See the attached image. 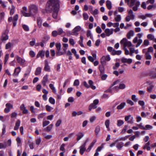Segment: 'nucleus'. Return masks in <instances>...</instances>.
<instances>
[{"instance_id": "f257e3e1", "label": "nucleus", "mask_w": 156, "mask_h": 156, "mask_svg": "<svg viewBox=\"0 0 156 156\" xmlns=\"http://www.w3.org/2000/svg\"><path fill=\"white\" fill-rule=\"evenodd\" d=\"M60 7L59 0H49L46 5L47 11L51 12L52 10L58 9Z\"/></svg>"}, {"instance_id": "f03ea898", "label": "nucleus", "mask_w": 156, "mask_h": 156, "mask_svg": "<svg viewBox=\"0 0 156 156\" xmlns=\"http://www.w3.org/2000/svg\"><path fill=\"white\" fill-rule=\"evenodd\" d=\"M136 0H125V2L127 3L128 5L130 7H132L134 5L135 6H133V11H136L138 10V8L140 5V2L139 1L136 2Z\"/></svg>"}, {"instance_id": "7ed1b4c3", "label": "nucleus", "mask_w": 156, "mask_h": 156, "mask_svg": "<svg viewBox=\"0 0 156 156\" xmlns=\"http://www.w3.org/2000/svg\"><path fill=\"white\" fill-rule=\"evenodd\" d=\"M143 35V33H138L136 35L137 36L133 39V42L134 44L137 43L136 46V47H138L142 43L143 41L140 38Z\"/></svg>"}, {"instance_id": "20e7f679", "label": "nucleus", "mask_w": 156, "mask_h": 156, "mask_svg": "<svg viewBox=\"0 0 156 156\" xmlns=\"http://www.w3.org/2000/svg\"><path fill=\"white\" fill-rule=\"evenodd\" d=\"M29 12L34 15L37 14L38 11L37 6L35 5L31 4L28 6Z\"/></svg>"}, {"instance_id": "39448f33", "label": "nucleus", "mask_w": 156, "mask_h": 156, "mask_svg": "<svg viewBox=\"0 0 156 156\" xmlns=\"http://www.w3.org/2000/svg\"><path fill=\"white\" fill-rule=\"evenodd\" d=\"M120 43L124 47L126 48V47H129L132 46L131 42L128 41L126 38H123L122 39Z\"/></svg>"}, {"instance_id": "423d86ee", "label": "nucleus", "mask_w": 156, "mask_h": 156, "mask_svg": "<svg viewBox=\"0 0 156 156\" xmlns=\"http://www.w3.org/2000/svg\"><path fill=\"white\" fill-rule=\"evenodd\" d=\"M16 57L18 63L23 66H25L26 64V60L18 55H16Z\"/></svg>"}, {"instance_id": "0eeeda50", "label": "nucleus", "mask_w": 156, "mask_h": 156, "mask_svg": "<svg viewBox=\"0 0 156 156\" xmlns=\"http://www.w3.org/2000/svg\"><path fill=\"white\" fill-rule=\"evenodd\" d=\"M111 60V58L109 55L103 56L101 58V63L102 64H106V61H109Z\"/></svg>"}, {"instance_id": "6e6552de", "label": "nucleus", "mask_w": 156, "mask_h": 156, "mask_svg": "<svg viewBox=\"0 0 156 156\" xmlns=\"http://www.w3.org/2000/svg\"><path fill=\"white\" fill-rule=\"evenodd\" d=\"M81 29V27L79 26L76 27L73 30L74 35L77 36L78 34V32Z\"/></svg>"}, {"instance_id": "1a4fd4ad", "label": "nucleus", "mask_w": 156, "mask_h": 156, "mask_svg": "<svg viewBox=\"0 0 156 156\" xmlns=\"http://www.w3.org/2000/svg\"><path fill=\"white\" fill-rule=\"evenodd\" d=\"M114 30L113 28L109 29L108 28L106 29L105 31V32L106 34V35L107 36H109L111 35L113 33Z\"/></svg>"}, {"instance_id": "9d476101", "label": "nucleus", "mask_w": 156, "mask_h": 156, "mask_svg": "<svg viewBox=\"0 0 156 156\" xmlns=\"http://www.w3.org/2000/svg\"><path fill=\"white\" fill-rule=\"evenodd\" d=\"M21 68L20 67L18 66L15 69L14 73L12 74L13 76H17L19 75V73L20 72Z\"/></svg>"}, {"instance_id": "9b49d317", "label": "nucleus", "mask_w": 156, "mask_h": 156, "mask_svg": "<svg viewBox=\"0 0 156 156\" xmlns=\"http://www.w3.org/2000/svg\"><path fill=\"white\" fill-rule=\"evenodd\" d=\"M8 32L7 30H6L5 32L2 34L1 39L2 41H6L8 39L9 36L7 34Z\"/></svg>"}, {"instance_id": "f8f14e48", "label": "nucleus", "mask_w": 156, "mask_h": 156, "mask_svg": "<svg viewBox=\"0 0 156 156\" xmlns=\"http://www.w3.org/2000/svg\"><path fill=\"white\" fill-rule=\"evenodd\" d=\"M133 117H132L130 115L126 116L125 118V120L126 121H127L128 123H133Z\"/></svg>"}, {"instance_id": "ddd939ff", "label": "nucleus", "mask_w": 156, "mask_h": 156, "mask_svg": "<svg viewBox=\"0 0 156 156\" xmlns=\"http://www.w3.org/2000/svg\"><path fill=\"white\" fill-rule=\"evenodd\" d=\"M48 76L47 75H45L43 77L41 83L43 86H46V83L48 81Z\"/></svg>"}, {"instance_id": "4468645a", "label": "nucleus", "mask_w": 156, "mask_h": 156, "mask_svg": "<svg viewBox=\"0 0 156 156\" xmlns=\"http://www.w3.org/2000/svg\"><path fill=\"white\" fill-rule=\"evenodd\" d=\"M122 63H127L129 64L131 63L132 62V60L131 58L127 59L125 58H122L121 59Z\"/></svg>"}, {"instance_id": "2eb2a0df", "label": "nucleus", "mask_w": 156, "mask_h": 156, "mask_svg": "<svg viewBox=\"0 0 156 156\" xmlns=\"http://www.w3.org/2000/svg\"><path fill=\"white\" fill-rule=\"evenodd\" d=\"M85 146V144H83L80 147V152L82 155L83 154L84 151L86 150Z\"/></svg>"}, {"instance_id": "dca6fc26", "label": "nucleus", "mask_w": 156, "mask_h": 156, "mask_svg": "<svg viewBox=\"0 0 156 156\" xmlns=\"http://www.w3.org/2000/svg\"><path fill=\"white\" fill-rule=\"evenodd\" d=\"M37 26L39 28L42 27V20L40 17H38L37 19Z\"/></svg>"}, {"instance_id": "f3484780", "label": "nucleus", "mask_w": 156, "mask_h": 156, "mask_svg": "<svg viewBox=\"0 0 156 156\" xmlns=\"http://www.w3.org/2000/svg\"><path fill=\"white\" fill-rule=\"evenodd\" d=\"M88 83L89 88H91L93 90H95L96 88L95 86L94 85V82L91 80H89L88 81Z\"/></svg>"}, {"instance_id": "a211bd4d", "label": "nucleus", "mask_w": 156, "mask_h": 156, "mask_svg": "<svg viewBox=\"0 0 156 156\" xmlns=\"http://www.w3.org/2000/svg\"><path fill=\"white\" fill-rule=\"evenodd\" d=\"M44 70L46 71L50 72V68L49 66L48 61L47 60L45 61V66L44 67Z\"/></svg>"}, {"instance_id": "6ab92c4d", "label": "nucleus", "mask_w": 156, "mask_h": 156, "mask_svg": "<svg viewBox=\"0 0 156 156\" xmlns=\"http://www.w3.org/2000/svg\"><path fill=\"white\" fill-rule=\"evenodd\" d=\"M44 51L43 50L39 51L36 56L37 58H38L40 57H41V58H43L44 56Z\"/></svg>"}, {"instance_id": "aec40b11", "label": "nucleus", "mask_w": 156, "mask_h": 156, "mask_svg": "<svg viewBox=\"0 0 156 156\" xmlns=\"http://www.w3.org/2000/svg\"><path fill=\"white\" fill-rule=\"evenodd\" d=\"M76 136H77L76 140L77 141H78L80 140L82 137H83L84 136V134L83 133L81 132H80L77 133L76 135Z\"/></svg>"}, {"instance_id": "412c9836", "label": "nucleus", "mask_w": 156, "mask_h": 156, "mask_svg": "<svg viewBox=\"0 0 156 156\" xmlns=\"http://www.w3.org/2000/svg\"><path fill=\"white\" fill-rule=\"evenodd\" d=\"M134 35V31L133 30H130L126 36L128 39H130L131 37L133 36Z\"/></svg>"}, {"instance_id": "4be33fe9", "label": "nucleus", "mask_w": 156, "mask_h": 156, "mask_svg": "<svg viewBox=\"0 0 156 156\" xmlns=\"http://www.w3.org/2000/svg\"><path fill=\"white\" fill-rule=\"evenodd\" d=\"M128 15L129 16L131 20H133L134 19L135 16L133 14V12L132 9H130L128 11Z\"/></svg>"}, {"instance_id": "5701e85b", "label": "nucleus", "mask_w": 156, "mask_h": 156, "mask_svg": "<svg viewBox=\"0 0 156 156\" xmlns=\"http://www.w3.org/2000/svg\"><path fill=\"white\" fill-rule=\"evenodd\" d=\"M20 121L19 120H18L16 123L15 125L14 128V129L16 130L18 129L20 124Z\"/></svg>"}, {"instance_id": "b1692460", "label": "nucleus", "mask_w": 156, "mask_h": 156, "mask_svg": "<svg viewBox=\"0 0 156 156\" xmlns=\"http://www.w3.org/2000/svg\"><path fill=\"white\" fill-rule=\"evenodd\" d=\"M106 6L108 9H111L112 8V3L111 2L108 0H107L106 2Z\"/></svg>"}, {"instance_id": "393cba45", "label": "nucleus", "mask_w": 156, "mask_h": 156, "mask_svg": "<svg viewBox=\"0 0 156 156\" xmlns=\"http://www.w3.org/2000/svg\"><path fill=\"white\" fill-rule=\"evenodd\" d=\"M124 143L122 142H121L117 144L116 147L119 150H121V148L124 146Z\"/></svg>"}, {"instance_id": "a878e982", "label": "nucleus", "mask_w": 156, "mask_h": 156, "mask_svg": "<svg viewBox=\"0 0 156 156\" xmlns=\"http://www.w3.org/2000/svg\"><path fill=\"white\" fill-rule=\"evenodd\" d=\"M125 102L121 103L119 105H118L117 107V108L119 110H120L123 109L126 105Z\"/></svg>"}, {"instance_id": "bb28decb", "label": "nucleus", "mask_w": 156, "mask_h": 156, "mask_svg": "<svg viewBox=\"0 0 156 156\" xmlns=\"http://www.w3.org/2000/svg\"><path fill=\"white\" fill-rule=\"evenodd\" d=\"M105 64H102L99 66V68L101 74H103L105 72V68L104 65Z\"/></svg>"}, {"instance_id": "cd10ccee", "label": "nucleus", "mask_w": 156, "mask_h": 156, "mask_svg": "<svg viewBox=\"0 0 156 156\" xmlns=\"http://www.w3.org/2000/svg\"><path fill=\"white\" fill-rule=\"evenodd\" d=\"M41 72V68L39 67L37 68L35 74L36 75H38L40 74Z\"/></svg>"}, {"instance_id": "c85d7f7f", "label": "nucleus", "mask_w": 156, "mask_h": 156, "mask_svg": "<svg viewBox=\"0 0 156 156\" xmlns=\"http://www.w3.org/2000/svg\"><path fill=\"white\" fill-rule=\"evenodd\" d=\"M58 9L52 10L53 12L52 14V17L54 19H56L58 14Z\"/></svg>"}, {"instance_id": "c756f323", "label": "nucleus", "mask_w": 156, "mask_h": 156, "mask_svg": "<svg viewBox=\"0 0 156 156\" xmlns=\"http://www.w3.org/2000/svg\"><path fill=\"white\" fill-rule=\"evenodd\" d=\"M150 144V143L149 142H148L147 143H146L144 146L143 149H147L148 151L150 150V147L149 146Z\"/></svg>"}, {"instance_id": "7c9ffc66", "label": "nucleus", "mask_w": 156, "mask_h": 156, "mask_svg": "<svg viewBox=\"0 0 156 156\" xmlns=\"http://www.w3.org/2000/svg\"><path fill=\"white\" fill-rule=\"evenodd\" d=\"M97 108V105H95L93 103L90 104L89 106V110L90 111L92 109H95Z\"/></svg>"}, {"instance_id": "2f4dec72", "label": "nucleus", "mask_w": 156, "mask_h": 156, "mask_svg": "<svg viewBox=\"0 0 156 156\" xmlns=\"http://www.w3.org/2000/svg\"><path fill=\"white\" fill-rule=\"evenodd\" d=\"M122 53V51L121 50L116 51L115 50H114L112 52V54L113 55H119Z\"/></svg>"}, {"instance_id": "473e14b6", "label": "nucleus", "mask_w": 156, "mask_h": 156, "mask_svg": "<svg viewBox=\"0 0 156 156\" xmlns=\"http://www.w3.org/2000/svg\"><path fill=\"white\" fill-rule=\"evenodd\" d=\"M26 12H25L24 11H22V13L24 16L25 17H30L32 15V14L30 12L27 13Z\"/></svg>"}, {"instance_id": "72a5a7b5", "label": "nucleus", "mask_w": 156, "mask_h": 156, "mask_svg": "<svg viewBox=\"0 0 156 156\" xmlns=\"http://www.w3.org/2000/svg\"><path fill=\"white\" fill-rule=\"evenodd\" d=\"M118 82L117 81H115L113 83V84H112V85L109 87V88H108L107 90H105V92H111V91H112V90L111 89V88L113 86H114V85L118 83Z\"/></svg>"}, {"instance_id": "f704fd0d", "label": "nucleus", "mask_w": 156, "mask_h": 156, "mask_svg": "<svg viewBox=\"0 0 156 156\" xmlns=\"http://www.w3.org/2000/svg\"><path fill=\"white\" fill-rule=\"evenodd\" d=\"M114 19L116 22H119L121 20V17L120 15H118L114 16Z\"/></svg>"}, {"instance_id": "c9c22d12", "label": "nucleus", "mask_w": 156, "mask_h": 156, "mask_svg": "<svg viewBox=\"0 0 156 156\" xmlns=\"http://www.w3.org/2000/svg\"><path fill=\"white\" fill-rule=\"evenodd\" d=\"M53 125L52 124H50L44 129L46 132H49L52 129Z\"/></svg>"}, {"instance_id": "e433bc0d", "label": "nucleus", "mask_w": 156, "mask_h": 156, "mask_svg": "<svg viewBox=\"0 0 156 156\" xmlns=\"http://www.w3.org/2000/svg\"><path fill=\"white\" fill-rule=\"evenodd\" d=\"M58 35H61L63 34H64V36L66 35V33L63 31L62 29L61 28H59L58 30Z\"/></svg>"}, {"instance_id": "4c0bfd02", "label": "nucleus", "mask_w": 156, "mask_h": 156, "mask_svg": "<svg viewBox=\"0 0 156 156\" xmlns=\"http://www.w3.org/2000/svg\"><path fill=\"white\" fill-rule=\"evenodd\" d=\"M124 123V121L122 120L119 119L117 120V125L118 126H120L123 124Z\"/></svg>"}, {"instance_id": "58836bf2", "label": "nucleus", "mask_w": 156, "mask_h": 156, "mask_svg": "<svg viewBox=\"0 0 156 156\" xmlns=\"http://www.w3.org/2000/svg\"><path fill=\"white\" fill-rule=\"evenodd\" d=\"M49 86L50 88H51V89L52 90L53 92L54 93L56 94H57L55 88L54 87L53 84L50 83V84L49 85Z\"/></svg>"}, {"instance_id": "ea45409f", "label": "nucleus", "mask_w": 156, "mask_h": 156, "mask_svg": "<svg viewBox=\"0 0 156 156\" xmlns=\"http://www.w3.org/2000/svg\"><path fill=\"white\" fill-rule=\"evenodd\" d=\"M153 126L149 125H147L145 127L143 126V129H144L149 130L152 129Z\"/></svg>"}, {"instance_id": "a19ab883", "label": "nucleus", "mask_w": 156, "mask_h": 156, "mask_svg": "<svg viewBox=\"0 0 156 156\" xmlns=\"http://www.w3.org/2000/svg\"><path fill=\"white\" fill-rule=\"evenodd\" d=\"M145 58L147 60H150L151 59V56L148 52H146V53Z\"/></svg>"}, {"instance_id": "79ce46f5", "label": "nucleus", "mask_w": 156, "mask_h": 156, "mask_svg": "<svg viewBox=\"0 0 156 156\" xmlns=\"http://www.w3.org/2000/svg\"><path fill=\"white\" fill-rule=\"evenodd\" d=\"M41 139L40 137H38L35 140L36 144L37 145H39L41 142Z\"/></svg>"}, {"instance_id": "37998d69", "label": "nucleus", "mask_w": 156, "mask_h": 156, "mask_svg": "<svg viewBox=\"0 0 156 156\" xmlns=\"http://www.w3.org/2000/svg\"><path fill=\"white\" fill-rule=\"evenodd\" d=\"M7 147V145L5 142L4 143H0V149H5Z\"/></svg>"}, {"instance_id": "c03bdc74", "label": "nucleus", "mask_w": 156, "mask_h": 156, "mask_svg": "<svg viewBox=\"0 0 156 156\" xmlns=\"http://www.w3.org/2000/svg\"><path fill=\"white\" fill-rule=\"evenodd\" d=\"M22 27L24 30L26 31H28L29 30V29L28 26L25 24H22Z\"/></svg>"}, {"instance_id": "a18cd8bd", "label": "nucleus", "mask_w": 156, "mask_h": 156, "mask_svg": "<svg viewBox=\"0 0 156 156\" xmlns=\"http://www.w3.org/2000/svg\"><path fill=\"white\" fill-rule=\"evenodd\" d=\"M15 10V7L13 5H12L11 8L10 10V14L11 15H12L14 14Z\"/></svg>"}, {"instance_id": "49530a36", "label": "nucleus", "mask_w": 156, "mask_h": 156, "mask_svg": "<svg viewBox=\"0 0 156 156\" xmlns=\"http://www.w3.org/2000/svg\"><path fill=\"white\" fill-rule=\"evenodd\" d=\"M87 37H90L91 39H93V36L91 33L90 31L88 30L87 31Z\"/></svg>"}, {"instance_id": "de8ad7c7", "label": "nucleus", "mask_w": 156, "mask_h": 156, "mask_svg": "<svg viewBox=\"0 0 156 156\" xmlns=\"http://www.w3.org/2000/svg\"><path fill=\"white\" fill-rule=\"evenodd\" d=\"M50 39V37L48 35H45L44 36V38L42 40L43 42H46L48 41Z\"/></svg>"}, {"instance_id": "09e8293b", "label": "nucleus", "mask_w": 156, "mask_h": 156, "mask_svg": "<svg viewBox=\"0 0 156 156\" xmlns=\"http://www.w3.org/2000/svg\"><path fill=\"white\" fill-rule=\"evenodd\" d=\"M13 45V44L10 42L8 43L5 45V49H6L10 48Z\"/></svg>"}, {"instance_id": "8fccbe9b", "label": "nucleus", "mask_w": 156, "mask_h": 156, "mask_svg": "<svg viewBox=\"0 0 156 156\" xmlns=\"http://www.w3.org/2000/svg\"><path fill=\"white\" fill-rule=\"evenodd\" d=\"M131 99L135 102H137L138 100V98L136 97V95L134 94L132 95Z\"/></svg>"}, {"instance_id": "3c124183", "label": "nucleus", "mask_w": 156, "mask_h": 156, "mask_svg": "<svg viewBox=\"0 0 156 156\" xmlns=\"http://www.w3.org/2000/svg\"><path fill=\"white\" fill-rule=\"evenodd\" d=\"M147 38L151 40H154V36L152 34H149L147 35Z\"/></svg>"}, {"instance_id": "603ef678", "label": "nucleus", "mask_w": 156, "mask_h": 156, "mask_svg": "<svg viewBox=\"0 0 156 156\" xmlns=\"http://www.w3.org/2000/svg\"><path fill=\"white\" fill-rule=\"evenodd\" d=\"M49 102L52 104L54 105L55 103V101L54 98L52 97H50L49 99Z\"/></svg>"}, {"instance_id": "864d4df0", "label": "nucleus", "mask_w": 156, "mask_h": 156, "mask_svg": "<svg viewBox=\"0 0 156 156\" xmlns=\"http://www.w3.org/2000/svg\"><path fill=\"white\" fill-rule=\"evenodd\" d=\"M110 124V121L109 120H106L105 122V125L106 127L108 129H109V126Z\"/></svg>"}, {"instance_id": "5fc2aeb1", "label": "nucleus", "mask_w": 156, "mask_h": 156, "mask_svg": "<svg viewBox=\"0 0 156 156\" xmlns=\"http://www.w3.org/2000/svg\"><path fill=\"white\" fill-rule=\"evenodd\" d=\"M46 110L48 112H51V110L53 109V108L50 106L47 105L45 106Z\"/></svg>"}, {"instance_id": "6e6d98bb", "label": "nucleus", "mask_w": 156, "mask_h": 156, "mask_svg": "<svg viewBox=\"0 0 156 156\" xmlns=\"http://www.w3.org/2000/svg\"><path fill=\"white\" fill-rule=\"evenodd\" d=\"M100 127L99 126H97L96 127L95 130V132L96 134L97 135H98L99 132L100 131Z\"/></svg>"}, {"instance_id": "4d7b16f0", "label": "nucleus", "mask_w": 156, "mask_h": 156, "mask_svg": "<svg viewBox=\"0 0 156 156\" xmlns=\"http://www.w3.org/2000/svg\"><path fill=\"white\" fill-rule=\"evenodd\" d=\"M138 103L140 105L142 106V108L144 107L145 103L144 101L140 100L138 101Z\"/></svg>"}, {"instance_id": "13d9d810", "label": "nucleus", "mask_w": 156, "mask_h": 156, "mask_svg": "<svg viewBox=\"0 0 156 156\" xmlns=\"http://www.w3.org/2000/svg\"><path fill=\"white\" fill-rule=\"evenodd\" d=\"M50 123V122L48 121H44L43 122L42 126L43 127H44L48 125Z\"/></svg>"}, {"instance_id": "bf43d9fd", "label": "nucleus", "mask_w": 156, "mask_h": 156, "mask_svg": "<svg viewBox=\"0 0 156 156\" xmlns=\"http://www.w3.org/2000/svg\"><path fill=\"white\" fill-rule=\"evenodd\" d=\"M51 34L53 37H55L58 35V34L57 31L54 30L52 31Z\"/></svg>"}, {"instance_id": "052dcab7", "label": "nucleus", "mask_w": 156, "mask_h": 156, "mask_svg": "<svg viewBox=\"0 0 156 156\" xmlns=\"http://www.w3.org/2000/svg\"><path fill=\"white\" fill-rule=\"evenodd\" d=\"M9 58V55L8 54H7L5 55V61H4V64H6Z\"/></svg>"}, {"instance_id": "680f3d73", "label": "nucleus", "mask_w": 156, "mask_h": 156, "mask_svg": "<svg viewBox=\"0 0 156 156\" xmlns=\"http://www.w3.org/2000/svg\"><path fill=\"white\" fill-rule=\"evenodd\" d=\"M5 106L6 107L9 108L10 110V109L13 108V105L9 103H7L5 105Z\"/></svg>"}, {"instance_id": "e2e57ef3", "label": "nucleus", "mask_w": 156, "mask_h": 156, "mask_svg": "<svg viewBox=\"0 0 156 156\" xmlns=\"http://www.w3.org/2000/svg\"><path fill=\"white\" fill-rule=\"evenodd\" d=\"M66 35L68 36H70L71 35H74L73 31V30L72 32L70 31H67L66 32Z\"/></svg>"}, {"instance_id": "0e129e2a", "label": "nucleus", "mask_w": 156, "mask_h": 156, "mask_svg": "<svg viewBox=\"0 0 156 156\" xmlns=\"http://www.w3.org/2000/svg\"><path fill=\"white\" fill-rule=\"evenodd\" d=\"M56 48L58 51H60L61 48V44L60 43H56L55 44Z\"/></svg>"}, {"instance_id": "69168bd1", "label": "nucleus", "mask_w": 156, "mask_h": 156, "mask_svg": "<svg viewBox=\"0 0 156 156\" xmlns=\"http://www.w3.org/2000/svg\"><path fill=\"white\" fill-rule=\"evenodd\" d=\"M154 87V86L152 85H150L149 87H147V91L149 92H152V90Z\"/></svg>"}, {"instance_id": "338daca9", "label": "nucleus", "mask_w": 156, "mask_h": 156, "mask_svg": "<svg viewBox=\"0 0 156 156\" xmlns=\"http://www.w3.org/2000/svg\"><path fill=\"white\" fill-rule=\"evenodd\" d=\"M96 32L98 34L101 33L102 32V30L99 26H98L96 29Z\"/></svg>"}, {"instance_id": "774afa93", "label": "nucleus", "mask_w": 156, "mask_h": 156, "mask_svg": "<svg viewBox=\"0 0 156 156\" xmlns=\"http://www.w3.org/2000/svg\"><path fill=\"white\" fill-rule=\"evenodd\" d=\"M120 64L119 62H116L115 64V66L113 67L114 69H116L119 67Z\"/></svg>"}]
</instances>
